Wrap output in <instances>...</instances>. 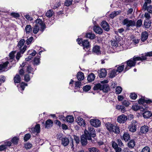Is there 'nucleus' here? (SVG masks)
Here are the masks:
<instances>
[{
	"instance_id": "51",
	"label": "nucleus",
	"mask_w": 152,
	"mask_h": 152,
	"mask_svg": "<svg viewBox=\"0 0 152 152\" xmlns=\"http://www.w3.org/2000/svg\"><path fill=\"white\" fill-rule=\"evenodd\" d=\"M145 99L144 97H142L138 101V102L139 104H143L145 103Z\"/></svg>"
},
{
	"instance_id": "29",
	"label": "nucleus",
	"mask_w": 152,
	"mask_h": 152,
	"mask_svg": "<svg viewBox=\"0 0 152 152\" xmlns=\"http://www.w3.org/2000/svg\"><path fill=\"white\" fill-rule=\"evenodd\" d=\"M40 63L39 56H36L34 58L33 61V64L34 65H39Z\"/></svg>"
},
{
	"instance_id": "50",
	"label": "nucleus",
	"mask_w": 152,
	"mask_h": 152,
	"mask_svg": "<svg viewBox=\"0 0 152 152\" xmlns=\"http://www.w3.org/2000/svg\"><path fill=\"white\" fill-rule=\"evenodd\" d=\"M73 0H66L65 2V5L66 6H69L72 4Z\"/></svg>"
},
{
	"instance_id": "33",
	"label": "nucleus",
	"mask_w": 152,
	"mask_h": 152,
	"mask_svg": "<svg viewBox=\"0 0 152 152\" xmlns=\"http://www.w3.org/2000/svg\"><path fill=\"white\" fill-rule=\"evenodd\" d=\"M14 82L15 83H20L21 81L20 77L18 75H16L14 78Z\"/></svg>"
},
{
	"instance_id": "34",
	"label": "nucleus",
	"mask_w": 152,
	"mask_h": 152,
	"mask_svg": "<svg viewBox=\"0 0 152 152\" xmlns=\"http://www.w3.org/2000/svg\"><path fill=\"white\" fill-rule=\"evenodd\" d=\"M67 122L69 123H72L74 121L73 117L71 115H68L66 117Z\"/></svg>"
},
{
	"instance_id": "30",
	"label": "nucleus",
	"mask_w": 152,
	"mask_h": 152,
	"mask_svg": "<svg viewBox=\"0 0 152 152\" xmlns=\"http://www.w3.org/2000/svg\"><path fill=\"white\" fill-rule=\"evenodd\" d=\"M86 37L91 39H93L95 38V36L94 33L91 32L87 33L86 34Z\"/></svg>"
},
{
	"instance_id": "6",
	"label": "nucleus",
	"mask_w": 152,
	"mask_h": 152,
	"mask_svg": "<svg viewBox=\"0 0 152 152\" xmlns=\"http://www.w3.org/2000/svg\"><path fill=\"white\" fill-rule=\"evenodd\" d=\"M81 46H83V49L85 50H89L91 47V44L88 40L84 39L82 42V44Z\"/></svg>"
},
{
	"instance_id": "48",
	"label": "nucleus",
	"mask_w": 152,
	"mask_h": 152,
	"mask_svg": "<svg viewBox=\"0 0 152 152\" xmlns=\"http://www.w3.org/2000/svg\"><path fill=\"white\" fill-rule=\"evenodd\" d=\"M18 140L19 139L17 137H15L12 139L11 141L14 144H16L18 142Z\"/></svg>"
},
{
	"instance_id": "15",
	"label": "nucleus",
	"mask_w": 152,
	"mask_h": 152,
	"mask_svg": "<svg viewBox=\"0 0 152 152\" xmlns=\"http://www.w3.org/2000/svg\"><path fill=\"white\" fill-rule=\"evenodd\" d=\"M76 120L78 124L80 126H84L86 124L84 120L80 117H77Z\"/></svg>"
},
{
	"instance_id": "16",
	"label": "nucleus",
	"mask_w": 152,
	"mask_h": 152,
	"mask_svg": "<svg viewBox=\"0 0 152 152\" xmlns=\"http://www.w3.org/2000/svg\"><path fill=\"white\" fill-rule=\"evenodd\" d=\"M121 138L122 140L127 142L130 139V135L128 133L124 132L123 135L121 137Z\"/></svg>"
},
{
	"instance_id": "54",
	"label": "nucleus",
	"mask_w": 152,
	"mask_h": 152,
	"mask_svg": "<svg viewBox=\"0 0 152 152\" xmlns=\"http://www.w3.org/2000/svg\"><path fill=\"white\" fill-rule=\"evenodd\" d=\"M116 142L119 146L122 147L124 146V144L122 142L121 140L118 139L116 140Z\"/></svg>"
},
{
	"instance_id": "62",
	"label": "nucleus",
	"mask_w": 152,
	"mask_h": 152,
	"mask_svg": "<svg viewBox=\"0 0 152 152\" xmlns=\"http://www.w3.org/2000/svg\"><path fill=\"white\" fill-rule=\"evenodd\" d=\"M145 57L146 58V60H147V57L148 56H152V51L148 52L145 54V55H144Z\"/></svg>"
},
{
	"instance_id": "10",
	"label": "nucleus",
	"mask_w": 152,
	"mask_h": 152,
	"mask_svg": "<svg viewBox=\"0 0 152 152\" xmlns=\"http://www.w3.org/2000/svg\"><path fill=\"white\" fill-rule=\"evenodd\" d=\"M117 72L116 69H110L108 72V75L110 78H112L117 75Z\"/></svg>"
},
{
	"instance_id": "52",
	"label": "nucleus",
	"mask_w": 152,
	"mask_h": 152,
	"mask_svg": "<svg viewBox=\"0 0 152 152\" xmlns=\"http://www.w3.org/2000/svg\"><path fill=\"white\" fill-rule=\"evenodd\" d=\"M130 97L132 99L135 100L137 98V95L135 93H133L130 94Z\"/></svg>"
},
{
	"instance_id": "21",
	"label": "nucleus",
	"mask_w": 152,
	"mask_h": 152,
	"mask_svg": "<svg viewBox=\"0 0 152 152\" xmlns=\"http://www.w3.org/2000/svg\"><path fill=\"white\" fill-rule=\"evenodd\" d=\"M88 132L89 135L93 137H95L96 136V131L95 129L92 127H88Z\"/></svg>"
},
{
	"instance_id": "41",
	"label": "nucleus",
	"mask_w": 152,
	"mask_h": 152,
	"mask_svg": "<svg viewBox=\"0 0 152 152\" xmlns=\"http://www.w3.org/2000/svg\"><path fill=\"white\" fill-rule=\"evenodd\" d=\"M25 41L24 39L20 40L18 43V46L19 48H21L24 45Z\"/></svg>"
},
{
	"instance_id": "17",
	"label": "nucleus",
	"mask_w": 152,
	"mask_h": 152,
	"mask_svg": "<svg viewBox=\"0 0 152 152\" xmlns=\"http://www.w3.org/2000/svg\"><path fill=\"white\" fill-rule=\"evenodd\" d=\"M100 48L99 46L96 45L94 46L93 49V52L97 55H99L101 54Z\"/></svg>"
},
{
	"instance_id": "27",
	"label": "nucleus",
	"mask_w": 152,
	"mask_h": 152,
	"mask_svg": "<svg viewBox=\"0 0 152 152\" xmlns=\"http://www.w3.org/2000/svg\"><path fill=\"white\" fill-rule=\"evenodd\" d=\"M102 90L104 92H107L110 90V87L107 84H103Z\"/></svg>"
},
{
	"instance_id": "57",
	"label": "nucleus",
	"mask_w": 152,
	"mask_h": 152,
	"mask_svg": "<svg viewBox=\"0 0 152 152\" xmlns=\"http://www.w3.org/2000/svg\"><path fill=\"white\" fill-rule=\"evenodd\" d=\"M132 109L135 111H137L139 109L140 107L137 105L135 104L132 106Z\"/></svg>"
},
{
	"instance_id": "40",
	"label": "nucleus",
	"mask_w": 152,
	"mask_h": 152,
	"mask_svg": "<svg viewBox=\"0 0 152 152\" xmlns=\"http://www.w3.org/2000/svg\"><path fill=\"white\" fill-rule=\"evenodd\" d=\"M54 12L51 10H49L46 13V15L48 18L51 17L53 15Z\"/></svg>"
},
{
	"instance_id": "63",
	"label": "nucleus",
	"mask_w": 152,
	"mask_h": 152,
	"mask_svg": "<svg viewBox=\"0 0 152 152\" xmlns=\"http://www.w3.org/2000/svg\"><path fill=\"white\" fill-rule=\"evenodd\" d=\"M146 10L149 13H152V5H150L148 7L147 6Z\"/></svg>"
},
{
	"instance_id": "47",
	"label": "nucleus",
	"mask_w": 152,
	"mask_h": 152,
	"mask_svg": "<svg viewBox=\"0 0 152 152\" xmlns=\"http://www.w3.org/2000/svg\"><path fill=\"white\" fill-rule=\"evenodd\" d=\"M88 151L90 152H100V151L98 149L95 147L89 148Z\"/></svg>"
},
{
	"instance_id": "14",
	"label": "nucleus",
	"mask_w": 152,
	"mask_h": 152,
	"mask_svg": "<svg viewBox=\"0 0 152 152\" xmlns=\"http://www.w3.org/2000/svg\"><path fill=\"white\" fill-rule=\"evenodd\" d=\"M107 72L105 69H101L99 71V75L100 78L105 77L107 75Z\"/></svg>"
},
{
	"instance_id": "8",
	"label": "nucleus",
	"mask_w": 152,
	"mask_h": 152,
	"mask_svg": "<svg viewBox=\"0 0 152 152\" xmlns=\"http://www.w3.org/2000/svg\"><path fill=\"white\" fill-rule=\"evenodd\" d=\"M127 119V116L122 114L118 117L117 121L119 123H124L126 122Z\"/></svg>"
},
{
	"instance_id": "59",
	"label": "nucleus",
	"mask_w": 152,
	"mask_h": 152,
	"mask_svg": "<svg viewBox=\"0 0 152 152\" xmlns=\"http://www.w3.org/2000/svg\"><path fill=\"white\" fill-rule=\"evenodd\" d=\"M122 104L123 106H125L126 107H128L130 103L128 101L125 100L122 102Z\"/></svg>"
},
{
	"instance_id": "44",
	"label": "nucleus",
	"mask_w": 152,
	"mask_h": 152,
	"mask_svg": "<svg viewBox=\"0 0 152 152\" xmlns=\"http://www.w3.org/2000/svg\"><path fill=\"white\" fill-rule=\"evenodd\" d=\"M81 86V83L80 81H77L75 82V89H78L80 88Z\"/></svg>"
},
{
	"instance_id": "37",
	"label": "nucleus",
	"mask_w": 152,
	"mask_h": 152,
	"mask_svg": "<svg viewBox=\"0 0 152 152\" xmlns=\"http://www.w3.org/2000/svg\"><path fill=\"white\" fill-rule=\"evenodd\" d=\"M151 115V114L149 111H146L143 113V116L145 118H148Z\"/></svg>"
},
{
	"instance_id": "2",
	"label": "nucleus",
	"mask_w": 152,
	"mask_h": 152,
	"mask_svg": "<svg viewBox=\"0 0 152 152\" xmlns=\"http://www.w3.org/2000/svg\"><path fill=\"white\" fill-rule=\"evenodd\" d=\"M122 24L123 25H126V29L129 30L130 27L135 26L136 22L134 20H130L128 18H126L123 20Z\"/></svg>"
},
{
	"instance_id": "4",
	"label": "nucleus",
	"mask_w": 152,
	"mask_h": 152,
	"mask_svg": "<svg viewBox=\"0 0 152 152\" xmlns=\"http://www.w3.org/2000/svg\"><path fill=\"white\" fill-rule=\"evenodd\" d=\"M35 26H39L40 28V30L42 32L46 28L45 25L43 21L40 19H37L35 21Z\"/></svg>"
},
{
	"instance_id": "35",
	"label": "nucleus",
	"mask_w": 152,
	"mask_h": 152,
	"mask_svg": "<svg viewBox=\"0 0 152 152\" xmlns=\"http://www.w3.org/2000/svg\"><path fill=\"white\" fill-rule=\"evenodd\" d=\"M27 84L24 82H22L20 84V86L18 88L20 91H23L25 89V86H27Z\"/></svg>"
},
{
	"instance_id": "60",
	"label": "nucleus",
	"mask_w": 152,
	"mask_h": 152,
	"mask_svg": "<svg viewBox=\"0 0 152 152\" xmlns=\"http://www.w3.org/2000/svg\"><path fill=\"white\" fill-rule=\"evenodd\" d=\"M32 145L30 143H27L25 145L24 147L26 149H28L31 148Z\"/></svg>"
},
{
	"instance_id": "38",
	"label": "nucleus",
	"mask_w": 152,
	"mask_h": 152,
	"mask_svg": "<svg viewBox=\"0 0 152 152\" xmlns=\"http://www.w3.org/2000/svg\"><path fill=\"white\" fill-rule=\"evenodd\" d=\"M9 63L8 61L4 63L3 64H0V70L4 69L7 67V65Z\"/></svg>"
},
{
	"instance_id": "43",
	"label": "nucleus",
	"mask_w": 152,
	"mask_h": 152,
	"mask_svg": "<svg viewBox=\"0 0 152 152\" xmlns=\"http://www.w3.org/2000/svg\"><path fill=\"white\" fill-rule=\"evenodd\" d=\"M151 21H145L144 22V26L146 28H149L151 26Z\"/></svg>"
},
{
	"instance_id": "39",
	"label": "nucleus",
	"mask_w": 152,
	"mask_h": 152,
	"mask_svg": "<svg viewBox=\"0 0 152 152\" xmlns=\"http://www.w3.org/2000/svg\"><path fill=\"white\" fill-rule=\"evenodd\" d=\"M128 144L129 148H133L135 145V142L134 140H131L129 142Z\"/></svg>"
},
{
	"instance_id": "7",
	"label": "nucleus",
	"mask_w": 152,
	"mask_h": 152,
	"mask_svg": "<svg viewBox=\"0 0 152 152\" xmlns=\"http://www.w3.org/2000/svg\"><path fill=\"white\" fill-rule=\"evenodd\" d=\"M91 124L93 126L95 127H99L101 125L100 121L97 119H93L90 120Z\"/></svg>"
},
{
	"instance_id": "61",
	"label": "nucleus",
	"mask_w": 152,
	"mask_h": 152,
	"mask_svg": "<svg viewBox=\"0 0 152 152\" xmlns=\"http://www.w3.org/2000/svg\"><path fill=\"white\" fill-rule=\"evenodd\" d=\"M33 39V37H30L28 39H27L26 41V43L27 45H28L31 43Z\"/></svg>"
},
{
	"instance_id": "25",
	"label": "nucleus",
	"mask_w": 152,
	"mask_h": 152,
	"mask_svg": "<svg viewBox=\"0 0 152 152\" xmlns=\"http://www.w3.org/2000/svg\"><path fill=\"white\" fill-rule=\"evenodd\" d=\"M53 121L50 119H48L45 122V128L47 129H49L53 125Z\"/></svg>"
},
{
	"instance_id": "45",
	"label": "nucleus",
	"mask_w": 152,
	"mask_h": 152,
	"mask_svg": "<svg viewBox=\"0 0 152 152\" xmlns=\"http://www.w3.org/2000/svg\"><path fill=\"white\" fill-rule=\"evenodd\" d=\"M142 24V21L141 19L138 20L136 23L135 26L137 28H140Z\"/></svg>"
},
{
	"instance_id": "28",
	"label": "nucleus",
	"mask_w": 152,
	"mask_h": 152,
	"mask_svg": "<svg viewBox=\"0 0 152 152\" xmlns=\"http://www.w3.org/2000/svg\"><path fill=\"white\" fill-rule=\"evenodd\" d=\"M121 11H114L112 12L110 15V17L111 18H113L117 15H119L121 13Z\"/></svg>"
},
{
	"instance_id": "22",
	"label": "nucleus",
	"mask_w": 152,
	"mask_h": 152,
	"mask_svg": "<svg viewBox=\"0 0 152 152\" xmlns=\"http://www.w3.org/2000/svg\"><path fill=\"white\" fill-rule=\"evenodd\" d=\"M148 35V33L147 32L145 31L142 32L141 35V40L142 42L145 41L147 39Z\"/></svg>"
},
{
	"instance_id": "12",
	"label": "nucleus",
	"mask_w": 152,
	"mask_h": 152,
	"mask_svg": "<svg viewBox=\"0 0 152 152\" xmlns=\"http://www.w3.org/2000/svg\"><path fill=\"white\" fill-rule=\"evenodd\" d=\"M40 126L39 124H37L34 128H31V131L33 133H39L40 132Z\"/></svg>"
},
{
	"instance_id": "46",
	"label": "nucleus",
	"mask_w": 152,
	"mask_h": 152,
	"mask_svg": "<svg viewBox=\"0 0 152 152\" xmlns=\"http://www.w3.org/2000/svg\"><path fill=\"white\" fill-rule=\"evenodd\" d=\"M39 26L35 25L33 28V32L34 34H37L39 30Z\"/></svg>"
},
{
	"instance_id": "1",
	"label": "nucleus",
	"mask_w": 152,
	"mask_h": 152,
	"mask_svg": "<svg viewBox=\"0 0 152 152\" xmlns=\"http://www.w3.org/2000/svg\"><path fill=\"white\" fill-rule=\"evenodd\" d=\"M105 125L107 129L110 132H113L117 134L119 133L120 129L117 126H115L109 122L107 123Z\"/></svg>"
},
{
	"instance_id": "9",
	"label": "nucleus",
	"mask_w": 152,
	"mask_h": 152,
	"mask_svg": "<svg viewBox=\"0 0 152 152\" xmlns=\"http://www.w3.org/2000/svg\"><path fill=\"white\" fill-rule=\"evenodd\" d=\"M59 139L61 140V144L64 146H66L69 144V140L67 138L60 137Z\"/></svg>"
},
{
	"instance_id": "58",
	"label": "nucleus",
	"mask_w": 152,
	"mask_h": 152,
	"mask_svg": "<svg viewBox=\"0 0 152 152\" xmlns=\"http://www.w3.org/2000/svg\"><path fill=\"white\" fill-rule=\"evenodd\" d=\"M31 137V135L29 134H26L24 137V140L25 141L28 140Z\"/></svg>"
},
{
	"instance_id": "19",
	"label": "nucleus",
	"mask_w": 152,
	"mask_h": 152,
	"mask_svg": "<svg viewBox=\"0 0 152 152\" xmlns=\"http://www.w3.org/2000/svg\"><path fill=\"white\" fill-rule=\"evenodd\" d=\"M76 77L77 80L79 81L83 80L84 78L83 73L81 72H78L76 75Z\"/></svg>"
},
{
	"instance_id": "42",
	"label": "nucleus",
	"mask_w": 152,
	"mask_h": 152,
	"mask_svg": "<svg viewBox=\"0 0 152 152\" xmlns=\"http://www.w3.org/2000/svg\"><path fill=\"white\" fill-rule=\"evenodd\" d=\"M35 70V69L32 68L30 65L27 66L26 71L28 73H31V72H34Z\"/></svg>"
},
{
	"instance_id": "3",
	"label": "nucleus",
	"mask_w": 152,
	"mask_h": 152,
	"mask_svg": "<svg viewBox=\"0 0 152 152\" xmlns=\"http://www.w3.org/2000/svg\"><path fill=\"white\" fill-rule=\"evenodd\" d=\"M124 63V64H126L125 68L124 69V72L128 70L132 67L134 66L136 64V62L134 61L133 58H131Z\"/></svg>"
},
{
	"instance_id": "56",
	"label": "nucleus",
	"mask_w": 152,
	"mask_h": 152,
	"mask_svg": "<svg viewBox=\"0 0 152 152\" xmlns=\"http://www.w3.org/2000/svg\"><path fill=\"white\" fill-rule=\"evenodd\" d=\"M141 152H150V148L148 146H145L142 149Z\"/></svg>"
},
{
	"instance_id": "53",
	"label": "nucleus",
	"mask_w": 152,
	"mask_h": 152,
	"mask_svg": "<svg viewBox=\"0 0 152 152\" xmlns=\"http://www.w3.org/2000/svg\"><path fill=\"white\" fill-rule=\"evenodd\" d=\"M111 45L113 46L117 47L118 45V42L115 40H111Z\"/></svg>"
},
{
	"instance_id": "49",
	"label": "nucleus",
	"mask_w": 152,
	"mask_h": 152,
	"mask_svg": "<svg viewBox=\"0 0 152 152\" xmlns=\"http://www.w3.org/2000/svg\"><path fill=\"white\" fill-rule=\"evenodd\" d=\"M122 88L119 86L117 87L115 89V92L117 94H119L121 93L122 91Z\"/></svg>"
},
{
	"instance_id": "64",
	"label": "nucleus",
	"mask_w": 152,
	"mask_h": 152,
	"mask_svg": "<svg viewBox=\"0 0 152 152\" xmlns=\"http://www.w3.org/2000/svg\"><path fill=\"white\" fill-rule=\"evenodd\" d=\"M24 80L25 81L27 82L30 80V78L29 75L28 74H26L24 76Z\"/></svg>"
},
{
	"instance_id": "31",
	"label": "nucleus",
	"mask_w": 152,
	"mask_h": 152,
	"mask_svg": "<svg viewBox=\"0 0 152 152\" xmlns=\"http://www.w3.org/2000/svg\"><path fill=\"white\" fill-rule=\"evenodd\" d=\"M25 30L26 34H29L32 31L31 26L30 25H26L25 28Z\"/></svg>"
},
{
	"instance_id": "13",
	"label": "nucleus",
	"mask_w": 152,
	"mask_h": 152,
	"mask_svg": "<svg viewBox=\"0 0 152 152\" xmlns=\"http://www.w3.org/2000/svg\"><path fill=\"white\" fill-rule=\"evenodd\" d=\"M101 25L102 28L105 31H108L109 30V26L107 22L105 21H103L101 23Z\"/></svg>"
},
{
	"instance_id": "36",
	"label": "nucleus",
	"mask_w": 152,
	"mask_h": 152,
	"mask_svg": "<svg viewBox=\"0 0 152 152\" xmlns=\"http://www.w3.org/2000/svg\"><path fill=\"white\" fill-rule=\"evenodd\" d=\"M151 2V0H145V2L143 6L142 9L144 10H146L147 7V4H150Z\"/></svg>"
},
{
	"instance_id": "5",
	"label": "nucleus",
	"mask_w": 152,
	"mask_h": 152,
	"mask_svg": "<svg viewBox=\"0 0 152 152\" xmlns=\"http://www.w3.org/2000/svg\"><path fill=\"white\" fill-rule=\"evenodd\" d=\"M138 123L136 120H133L128 127L129 131L132 132H136Z\"/></svg>"
},
{
	"instance_id": "11",
	"label": "nucleus",
	"mask_w": 152,
	"mask_h": 152,
	"mask_svg": "<svg viewBox=\"0 0 152 152\" xmlns=\"http://www.w3.org/2000/svg\"><path fill=\"white\" fill-rule=\"evenodd\" d=\"M125 64L124 63L121 64V65H116L115 67H117L116 71L118 73H121L124 70V68Z\"/></svg>"
},
{
	"instance_id": "24",
	"label": "nucleus",
	"mask_w": 152,
	"mask_h": 152,
	"mask_svg": "<svg viewBox=\"0 0 152 152\" xmlns=\"http://www.w3.org/2000/svg\"><path fill=\"white\" fill-rule=\"evenodd\" d=\"M149 130V127L147 126L144 125L142 126L140 129V132L142 133L145 134Z\"/></svg>"
},
{
	"instance_id": "20",
	"label": "nucleus",
	"mask_w": 152,
	"mask_h": 152,
	"mask_svg": "<svg viewBox=\"0 0 152 152\" xmlns=\"http://www.w3.org/2000/svg\"><path fill=\"white\" fill-rule=\"evenodd\" d=\"M86 135H83L81 137V143L82 145H86L87 143Z\"/></svg>"
},
{
	"instance_id": "55",
	"label": "nucleus",
	"mask_w": 152,
	"mask_h": 152,
	"mask_svg": "<svg viewBox=\"0 0 152 152\" xmlns=\"http://www.w3.org/2000/svg\"><path fill=\"white\" fill-rule=\"evenodd\" d=\"M91 88V87L89 85H86L84 86L83 88V90L85 91H88Z\"/></svg>"
},
{
	"instance_id": "32",
	"label": "nucleus",
	"mask_w": 152,
	"mask_h": 152,
	"mask_svg": "<svg viewBox=\"0 0 152 152\" xmlns=\"http://www.w3.org/2000/svg\"><path fill=\"white\" fill-rule=\"evenodd\" d=\"M102 85H101L100 83L96 84L95 85L93 88V89L95 91L98 90H101L102 88Z\"/></svg>"
},
{
	"instance_id": "26",
	"label": "nucleus",
	"mask_w": 152,
	"mask_h": 152,
	"mask_svg": "<svg viewBox=\"0 0 152 152\" xmlns=\"http://www.w3.org/2000/svg\"><path fill=\"white\" fill-rule=\"evenodd\" d=\"M95 76L94 74L91 73L89 74L87 77L88 81L89 82L93 81L95 78Z\"/></svg>"
},
{
	"instance_id": "23",
	"label": "nucleus",
	"mask_w": 152,
	"mask_h": 152,
	"mask_svg": "<svg viewBox=\"0 0 152 152\" xmlns=\"http://www.w3.org/2000/svg\"><path fill=\"white\" fill-rule=\"evenodd\" d=\"M134 61L136 62L137 61H143L146 60V58L144 56V55L142 56H137L136 57L135 56H134L133 58Z\"/></svg>"
},
{
	"instance_id": "18",
	"label": "nucleus",
	"mask_w": 152,
	"mask_h": 152,
	"mask_svg": "<svg viewBox=\"0 0 152 152\" xmlns=\"http://www.w3.org/2000/svg\"><path fill=\"white\" fill-rule=\"evenodd\" d=\"M94 32L99 34H101L103 33V30L100 27L95 26L94 27Z\"/></svg>"
}]
</instances>
